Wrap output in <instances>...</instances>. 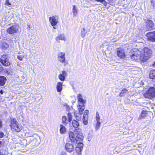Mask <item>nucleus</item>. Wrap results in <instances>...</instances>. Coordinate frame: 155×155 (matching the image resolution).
Listing matches in <instances>:
<instances>
[{
	"mask_svg": "<svg viewBox=\"0 0 155 155\" xmlns=\"http://www.w3.org/2000/svg\"><path fill=\"white\" fill-rule=\"evenodd\" d=\"M77 97L78 102V108L79 110V113L77 114L76 112H75L74 114L76 119L78 121H81V115L82 114L83 111L85 109L84 104L86 103V100L83 98L82 95L80 94H78Z\"/></svg>",
	"mask_w": 155,
	"mask_h": 155,
	"instance_id": "obj_1",
	"label": "nucleus"
},
{
	"mask_svg": "<svg viewBox=\"0 0 155 155\" xmlns=\"http://www.w3.org/2000/svg\"><path fill=\"white\" fill-rule=\"evenodd\" d=\"M69 139L72 142L77 143L82 141L84 136L81 132V129H80L75 130L74 132L70 131L68 132Z\"/></svg>",
	"mask_w": 155,
	"mask_h": 155,
	"instance_id": "obj_2",
	"label": "nucleus"
},
{
	"mask_svg": "<svg viewBox=\"0 0 155 155\" xmlns=\"http://www.w3.org/2000/svg\"><path fill=\"white\" fill-rule=\"evenodd\" d=\"M25 135L27 137L26 139H21L19 140L18 142L22 147H25L30 143H31L33 146L38 145L39 144L36 139L33 138V136L28 134V133H25Z\"/></svg>",
	"mask_w": 155,
	"mask_h": 155,
	"instance_id": "obj_3",
	"label": "nucleus"
},
{
	"mask_svg": "<svg viewBox=\"0 0 155 155\" xmlns=\"http://www.w3.org/2000/svg\"><path fill=\"white\" fill-rule=\"evenodd\" d=\"M132 60L137 61H145L143 57L142 51L138 49H135L131 55Z\"/></svg>",
	"mask_w": 155,
	"mask_h": 155,
	"instance_id": "obj_4",
	"label": "nucleus"
},
{
	"mask_svg": "<svg viewBox=\"0 0 155 155\" xmlns=\"http://www.w3.org/2000/svg\"><path fill=\"white\" fill-rule=\"evenodd\" d=\"M10 127L12 130L17 132H19L22 130V127L15 119L12 120Z\"/></svg>",
	"mask_w": 155,
	"mask_h": 155,
	"instance_id": "obj_5",
	"label": "nucleus"
},
{
	"mask_svg": "<svg viewBox=\"0 0 155 155\" xmlns=\"http://www.w3.org/2000/svg\"><path fill=\"white\" fill-rule=\"evenodd\" d=\"M145 97L151 99L155 96V90L154 87H150L144 94Z\"/></svg>",
	"mask_w": 155,
	"mask_h": 155,
	"instance_id": "obj_6",
	"label": "nucleus"
},
{
	"mask_svg": "<svg viewBox=\"0 0 155 155\" xmlns=\"http://www.w3.org/2000/svg\"><path fill=\"white\" fill-rule=\"evenodd\" d=\"M143 53V57L145 61L148 60L151 56L152 54V50L147 48H145L143 51H142Z\"/></svg>",
	"mask_w": 155,
	"mask_h": 155,
	"instance_id": "obj_7",
	"label": "nucleus"
},
{
	"mask_svg": "<svg viewBox=\"0 0 155 155\" xmlns=\"http://www.w3.org/2000/svg\"><path fill=\"white\" fill-rule=\"evenodd\" d=\"M19 26L18 24H16L13 25L7 29V32L10 34H13L18 32Z\"/></svg>",
	"mask_w": 155,
	"mask_h": 155,
	"instance_id": "obj_8",
	"label": "nucleus"
},
{
	"mask_svg": "<svg viewBox=\"0 0 155 155\" xmlns=\"http://www.w3.org/2000/svg\"><path fill=\"white\" fill-rule=\"evenodd\" d=\"M49 21L51 25L53 26V28L55 29H56V27L54 26L58 23V16L55 15L50 16L49 18Z\"/></svg>",
	"mask_w": 155,
	"mask_h": 155,
	"instance_id": "obj_9",
	"label": "nucleus"
},
{
	"mask_svg": "<svg viewBox=\"0 0 155 155\" xmlns=\"http://www.w3.org/2000/svg\"><path fill=\"white\" fill-rule=\"evenodd\" d=\"M0 61L1 63L5 66H8L10 64L8 57L6 55H3L1 56Z\"/></svg>",
	"mask_w": 155,
	"mask_h": 155,
	"instance_id": "obj_10",
	"label": "nucleus"
},
{
	"mask_svg": "<svg viewBox=\"0 0 155 155\" xmlns=\"http://www.w3.org/2000/svg\"><path fill=\"white\" fill-rule=\"evenodd\" d=\"M146 23L145 30L146 31L151 30L153 28L154 26V23L153 21L149 19H146L145 20Z\"/></svg>",
	"mask_w": 155,
	"mask_h": 155,
	"instance_id": "obj_11",
	"label": "nucleus"
},
{
	"mask_svg": "<svg viewBox=\"0 0 155 155\" xmlns=\"http://www.w3.org/2000/svg\"><path fill=\"white\" fill-rule=\"evenodd\" d=\"M146 36L149 41L155 42V31L150 32L147 33Z\"/></svg>",
	"mask_w": 155,
	"mask_h": 155,
	"instance_id": "obj_12",
	"label": "nucleus"
},
{
	"mask_svg": "<svg viewBox=\"0 0 155 155\" xmlns=\"http://www.w3.org/2000/svg\"><path fill=\"white\" fill-rule=\"evenodd\" d=\"M117 55L118 57L122 59H124L126 57L124 50L121 48H118L117 49Z\"/></svg>",
	"mask_w": 155,
	"mask_h": 155,
	"instance_id": "obj_13",
	"label": "nucleus"
},
{
	"mask_svg": "<svg viewBox=\"0 0 155 155\" xmlns=\"http://www.w3.org/2000/svg\"><path fill=\"white\" fill-rule=\"evenodd\" d=\"M89 112V110H87L84 111L83 114L82 120L83 123L85 125H87L88 124Z\"/></svg>",
	"mask_w": 155,
	"mask_h": 155,
	"instance_id": "obj_14",
	"label": "nucleus"
},
{
	"mask_svg": "<svg viewBox=\"0 0 155 155\" xmlns=\"http://www.w3.org/2000/svg\"><path fill=\"white\" fill-rule=\"evenodd\" d=\"M76 143L78 144L75 148L76 153L78 154H81V152L83 148V144L81 143V142H80V143H79V142H78V143Z\"/></svg>",
	"mask_w": 155,
	"mask_h": 155,
	"instance_id": "obj_15",
	"label": "nucleus"
},
{
	"mask_svg": "<svg viewBox=\"0 0 155 155\" xmlns=\"http://www.w3.org/2000/svg\"><path fill=\"white\" fill-rule=\"evenodd\" d=\"M58 60L61 63H63L65 61V53L63 52H60L58 53Z\"/></svg>",
	"mask_w": 155,
	"mask_h": 155,
	"instance_id": "obj_16",
	"label": "nucleus"
},
{
	"mask_svg": "<svg viewBox=\"0 0 155 155\" xmlns=\"http://www.w3.org/2000/svg\"><path fill=\"white\" fill-rule=\"evenodd\" d=\"M65 147L66 150L68 152H71L74 150L73 145L70 143H67L65 145Z\"/></svg>",
	"mask_w": 155,
	"mask_h": 155,
	"instance_id": "obj_17",
	"label": "nucleus"
},
{
	"mask_svg": "<svg viewBox=\"0 0 155 155\" xmlns=\"http://www.w3.org/2000/svg\"><path fill=\"white\" fill-rule=\"evenodd\" d=\"M67 75V73L65 71H62L58 75L59 79L62 81H64Z\"/></svg>",
	"mask_w": 155,
	"mask_h": 155,
	"instance_id": "obj_18",
	"label": "nucleus"
},
{
	"mask_svg": "<svg viewBox=\"0 0 155 155\" xmlns=\"http://www.w3.org/2000/svg\"><path fill=\"white\" fill-rule=\"evenodd\" d=\"M55 40L57 41H58L59 40L65 41L66 40V38L64 34H60L56 38Z\"/></svg>",
	"mask_w": 155,
	"mask_h": 155,
	"instance_id": "obj_19",
	"label": "nucleus"
},
{
	"mask_svg": "<svg viewBox=\"0 0 155 155\" xmlns=\"http://www.w3.org/2000/svg\"><path fill=\"white\" fill-rule=\"evenodd\" d=\"M62 84L63 83L61 82H59L57 83L56 85V89L57 91L58 92H61L62 90Z\"/></svg>",
	"mask_w": 155,
	"mask_h": 155,
	"instance_id": "obj_20",
	"label": "nucleus"
},
{
	"mask_svg": "<svg viewBox=\"0 0 155 155\" xmlns=\"http://www.w3.org/2000/svg\"><path fill=\"white\" fill-rule=\"evenodd\" d=\"M59 130L61 134H64L66 132V128L64 126L60 124Z\"/></svg>",
	"mask_w": 155,
	"mask_h": 155,
	"instance_id": "obj_21",
	"label": "nucleus"
},
{
	"mask_svg": "<svg viewBox=\"0 0 155 155\" xmlns=\"http://www.w3.org/2000/svg\"><path fill=\"white\" fill-rule=\"evenodd\" d=\"M6 79L4 76H0V85L3 86L5 84Z\"/></svg>",
	"mask_w": 155,
	"mask_h": 155,
	"instance_id": "obj_22",
	"label": "nucleus"
},
{
	"mask_svg": "<svg viewBox=\"0 0 155 155\" xmlns=\"http://www.w3.org/2000/svg\"><path fill=\"white\" fill-rule=\"evenodd\" d=\"M72 12L74 16H75L77 15L78 13V9L75 5L73 6Z\"/></svg>",
	"mask_w": 155,
	"mask_h": 155,
	"instance_id": "obj_23",
	"label": "nucleus"
},
{
	"mask_svg": "<svg viewBox=\"0 0 155 155\" xmlns=\"http://www.w3.org/2000/svg\"><path fill=\"white\" fill-rule=\"evenodd\" d=\"M72 125L74 128H77L79 125V122L75 120H73L72 121Z\"/></svg>",
	"mask_w": 155,
	"mask_h": 155,
	"instance_id": "obj_24",
	"label": "nucleus"
},
{
	"mask_svg": "<svg viewBox=\"0 0 155 155\" xmlns=\"http://www.w3.org/2000/svg\"><path fill=\"white\" fill-rule=\"evenodd\" d=\"M149 77L152 79L155 78V70H152L150 71Z\"/></svg>",
	"mask_w": 155,
	"mask_h": 155,
	"instance_id": "obj_25",
	"label": "nucleus"
},
{
	"mask_svg": "<svg viewBox=\"0 0 155 155\" xmlns=\"http://www.w3.org/2000/svg\"><path fill=\"white\" fill-rule=\"evenodd\" d=\"M127 91H128L127 89L125 88L123 89L120 93L119 96L121 97L123 96L127 93Z\"/></svg>",
	"mask_w": 155,
	"mask_h": 155,
	"instance_id": "obj_26",
	"label": "nucleus"
},
{
	"mask_svg": "<svg viewBox=\"0 0 155 155\" xmlns=\"http://www.w3.org/2000/svg\"><path fill=\"white\" fill-rule=\"evenodd\" d=\"M1 45L2 48L3 49L7 48L9 47L8 43L6 42V41L3 42Z\"/></svg>",
	"mask_w": 155,
	"mask_h": 155,
	"instance_id": "obj_27",
	"label": "nucleus"
},
{
	"mask_svg": "<svg viewBox=\"0 0 155 155\" xmlns=\"http://www.w3.org/2000/svg\"><path fill=\"white\" fill-rule=\"evenodd\" d=\"M62 123L64 125H66L67 124L68 122L67 121V117L66 116H64L62 117Z\"/></svg>",
	"mask_w": 155,
	"mask_h": 155,
	"instance_id": "obj_28",
	"label": "nucleus"
},
{
	"mask_svg": "<svg viewBox=\"0 0 155 155\" xmlns=\"http://www.w3.org/2000/svg\"><path fill=\"white\" fill-rule=\"evenodd\" d=\"M21 54V53L20 52L18 53L19 55L18 56L17 58L19 59L20 61H21L23 59V58L24 57V54L23 53H22V52Z\"/></svg>",
	"mask_w": 155,
	"mask_h": 155,
	"instance_id": "obj_29",
	"label": "nucleus"
},
{
	"mask_svg": "<svg viewBox=\"0 0 155 155\" xmlns=\"http://www.w3.org/2000/svg\"><path fill=\"white\" fill-rule=\"evenodd\" d=\"M101 125V123L100 121H97L95 127V129L96 130H97L100 128Z\"/></svg>",
	"mask_w": 155,
	"mask_h": 155,
	"instance_id": "obj_30",
	"label": "nucleus"
},
{
	"mask_svg": "<svg viewBox=\"0 0 155 155\" xmlns=\"http://www.w3.org/2000/svg\"><path fill=\"white\" fill-rule=\"evenodd\" d=\"M86 32L85 31V29L83 28L82 30L81 31V36L83 38H84L86 35Z\"/></svg>",
	"mask_w": 155,
	"mask_h": 155,
	"instance_id": "obj_31",
	"label": "nucleus"
},
{
	"mask_svg": "<svg viewBox=\"0 0 155 155\" xmlns=\"http://www.w3.org/2000/svg\"><path fill=\"white\" fill-rule=\"evenodd\" d=\"M96 121H100V117L98 112H97L96 115Z\"/></svg>",
	"mask_w": 155,
	"mask_h": 155,
	"instance_id": "obj_32",
	"label": "nucleus"
},
{
	"mask_svg": "<svg viewBox=\"0 0 155 155\" xmlns=\"http://www.w3.org/2000/svg\"><path fill=\"white\" fill-rule=\"evenodd\" d=\"M68 120L69 122H70L72 119V116L71 114L70 113H68Z\"/></svg>",
	"mask_w": 155,
	"mask_h": 155,
	"instance_id": "obj_33",
	"label": "nucleus"
},
{
	"mask_svg": "<svg viewBox=\"0 0 155 155\" xmlns=\"http://www.w3.org/2000/svg\"><path fill=\"white\" fill-rule=\"evenodd\" d=\"M5 4L9 7H10L11 5L9 0H6Z\"/></svg>",
	"mask_w": 155,
	"mask_h": 155,
	"instance_id": "obj_34",
	"label": "nucleus"
},
{
	"mask_svg": "<svg viewBox=\"0 0 155 155\" xmlns=\"http://www.w3.org/2000/svg\"><path fill=\"white\" fill-rule=\"evenodd\" d=\"M146 114L145 113V112H142L140 116V118H144L145 117Z\"/></svg>",
	"mask_w": 155,
	"mask_h": 155,
	"instance_id": "obj_35",
	"label": "nucleus"
},
{
	"mask_svg": "<svg viewBox=\"0 0 155 155\" xmlns=\"http://www.w3.org/2000/svg\"><path fill=\"white\" fill-rule=\"evenodd\" d=\"M60 155H67V153L65 152H62L61 153Z\"/></svg>",
	"mask_w": 155,
	"mask_h": 155,
	"instance_id": "obj_36",
	"label": "nucleus"
},
{
	"mask_svg": "<svg viewBox=\"0 0 155 155\" xmlns=\"http://www.w3.org/2000/svg\"><path fill=\"white\" fill-rule=\"evenodd\" d=\"M108 2V4H111L113 2V0H107Z\"/></svg>",
	"mask_w": 155,
	"mask_h": 155,
	"instance_id": "obj_37",
	"label": "nucleus"
},
{
	"mask_svg": "<svg viewBox=\"0 0 155 155\" xmlns=\"http://www.w3.org/2000/svg\"><path fill=\"white\" fill-rule=\"evenodd\" d=\"M4 135V134L2 132H0V138L2 137Z\"/></svg>",
	"mask_w": 155,
	"mask_h": 155,
	"instance_id": "obj_38",
	"label": "nucleus"
},
{
	"mask_svg": "<svg viewBox=\"0 0 155 155\" xmlns=\"http://www.w3.org/2000/svg\"><path fill=\"white\" fill-rule=\"evenodd\" d=\"M151 2L153 5H154L155 4V0H151Z\"/></svg>",
	"mask_w": 155,
	"mask_h": 155,
	"instance_id": "obj_39",
	"label": "nucleus"
},
{
	"mask_svg": "<svg viewBox=\"0 0 155 155\" xmlns=\"http://www.w3.org/2000/svg\"><path fill=\"white\" fill-rule=\"evenodd\" d=\"M3 70V68L0 65V72L2 71Z\"/></svg>",
	"mask_w": 155,
	"mask_h": 155,
	"instance_id": "obj_40",
	"label": "nucleus"
},
{
	"mask_svg": "<svg viewBox=\"0 0 155 155\" xmlns=\"http://www.w3.org/2000/svg\"><path fill=\"white\" fill-rule=\"evenodd\" d=\"M0 93H1V94H3V91H2V90H1L0 91Z\"/></svg>",
	"mask_w": 155,
	"mask_h": 155,
	"instance_id": "obj_41",
	"label": "nucleus"
},
{
	"mask_svg": "<svg viewBox=\"0 0 155 155\" xmlns=\"http://www.w3.org/2000/svg\"><path fill=\"white\" fill-rule=\"evenodd\" d=\"M17 65L18 66H20V67L21 66V65H20V64L19 63L18 64H17Z\"/></svg>",
	"mask_w": 155,
	"mask_h": 155,
	"instance_id": "obj_42",
	"label": "nucleus"
},
{
	"mask_svg": "<svg viewBox=\"0 0 155 155\" xmlns=\"http://www.w3.org/2000/svg\"><path fill=\"white\" fill-rule=\"evenodd\" d=\"M153 66L155 67V61L154 62V63L153 64Z\"/></svg>",
	"mask_w": 155,
	"mask_h": 155,
	"instance_id": "obj_43",
	"label": "nucleus"
},
{
	"mask_svg": "<svg viewBox=\"0 0 155 155\" xmlns=\"http://www.w3.org/2000/svg\"><path fill=\"white\" fill-rule=\"evenodd\" d=\"M0 155H1V154L0 153Z\"/></svg>",
	"mask_w": 155,
	"mask_h": 155,
	"instance_id": "obj_44",
	"label": "nucleus"
}]
</instances>
